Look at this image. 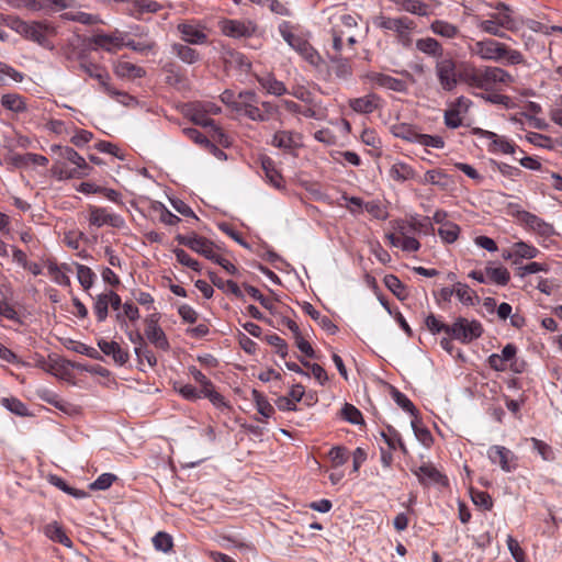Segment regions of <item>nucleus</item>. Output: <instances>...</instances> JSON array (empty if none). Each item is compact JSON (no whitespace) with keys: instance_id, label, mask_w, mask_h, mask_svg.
Segmentation results:
<instances>
[{"instance_id":"obj_29","label":"nucleus","mask_w":562,"mask_h":562,"mask_svg":"<svg viewBox=\"0 0 562 562\" xmlns=\"http://www.w3.org/2000/svg\"><path fill=\"white\" fill-rule=\"evenodd\" d=\"M308 64L319 67L323 59L318 52L305 40L301 38L293 47Z\"/></svg>"},{"instance_id":"obj_55","label":"nucleus","mask_w":562,"mask_h":562,"mask_svg":"<svg viewBox=\"0 0 562 562\" xmlns=\"http://www.w3.org/2000/svg\"><path fill=\"white\" fill-rule=\"evenodd\" d=\"M47 270L48 274L55 283L63 286L70 285L69 277L66 274V271L63 270V268H59L57 263L49 261L47 265Z\"/></svg>"},{"instance_id":"obj_2","label":"nucleus","mask_w":562,"mask_h":562,"mask_svg":"<svg viewBox=\"0 0 562 562\" xmlns=\"http://www.w3.org/2000/svg\"><path fill=\"white\" fill-rule=\"evenodd\" d=\"M53 153L58 158L52 167V173L59 180L83 178L90 175L92 168L87 164L86 159L79 155L74 148L68 146L53 145Z\"/></svg>"},{"instance_id":"obj_49","label":"nucleus","mask_w":562,"mask_h":562,"mask_svg":"<svg viewBox=\"0 0 562 562\" xmlns=\"http://www.w3.org/2000/svg\"><path fill=\"white\" fill-rule=\"evenodd\" d=\"M460 233V228L457 224L452 222H445L438 228V234L441 240L446 244H452L457 240Z\"/></svg>"},{"instance_id":"obj_35","label":"nucleus","mask_w":562,"mask_h":562,"mask_svg":"<svg viewBox=\"0 0 562 562\" xmlns=\"http://www.w3.org/2000/svg\"><path fill=\"white\" fill-rule=\"evenodd\" d=\"M339 54L340 53H337V55L330 56L331 70L337 78L346 80L351 77L352 68L349 59L341 58Z\"/></svg>"},{"instance_id":"obj_36","label":"nucleus","mask_w":562,"mask_h":562,"mask_svg":"<svg viewBox=\"0 0 562 562\" xmlns=\"http://www.w3.org/2000/svg\"><path fill=\"white\" fill-rule=\"evenodd\" d=\"M390 177L395 181H407L416 178V172L414 169L402 161H397L393 164L389 170Z\"/></svg>"},{"instance_id":"obj_22","label":"nucleus","mask_w":562,"mask_h":562,"mask_svg":"<svg viewBox=\"0 0 562 562\" xmlns=\"http://www.w3.org/2000/svg\"><path fill=\"white\" fill-rule=\"evenodd\" d=\"M90 222L97 226L110 225L113 227H122L124 225L123 217L109 212L104 207H92L90 210Z\"/></svg>"},{"instance_id":"obj_11","label":"nucleus","mask_w":562,"mask_h":562,"mask_svg":"<svg viewBox=\"0 0 562 562\" xmlns=\"http://www.w3.org/2000/svg\"><path fill=\"white\" fill-rule=\"evenodd\" d=\"M471 106L472 101L463 95L450 102L443 113L445 125L452 130L460 127Z\"/></svg>"},{"instance_id":"obj_30","label":"nucleus","mask_w":562,"mask_h":562,"mask_svg":"<svg viewBox=\"0 0 562 562\" xmlns=\"http://www.w3.org/2000/svg\"><path fill=\"white\" fill-rule=\"evenodd\" d=\"M417 475L423 483L447 485L448 479L430 464L422 465Z\"/></svg>"},{"instance_id":"obj_31","label":"nucleus","mask_w":562,"mask_h":562,"mask_svg":"<svg viewBox=\"0 0 562 562\" xmlns=\"http://www.w3.org/2000/svg\"><path fill=\"white\" fill-rule=\"evenodd\" d=\"M522 221L531 231L539 234L540 236L548 237L553 234V227L550 224L543 222L541 218L531 213H525Z\"/></svg>"},{"instance_id":"obj_20","label":"nucleus","mask_w":562,"mask_h":562,"mask_svg":"<svg viewBox=\"0 0 562 562\" xmlns=\"http://www.w3.org/2000/svg\"><path fill=\"white\" fill-rule=\"evenodd\" d=\"M278 113L279 109L276 104L268 101H262L260 103H256L255 105L248 104L247 113L245 115L252 121L267 122L274 117Z\"/></svg>"},{"instance_id":"obj_54","label":"nucleus","mask_w":562,"mask_h":562,"mask_svg":"<svg viewBox=\"0 0 562 562\" xmlns=\"http://www.w3.org/2000/svg\"><path fill=\"white\" fill-rule=\"evenodd\" d=\"M109 301L106 293L98 294L93 303V312L97 316L98 322H104L108 317Z\"/></svg>"},{"instance_id":"obj_58","label":"nucleus","mask_w":562,"mask_h":562,"mask_svg":"<svg viewBox=\"0 0 562 562\" xmlns=\"http://www.w3.org/2000/svg\"><path fill=\"white\" fill-rule=\"evenodd\" d=\"M258 103L257 94L254 91H243L237 95L236 111L247 113L248 104Z\"/></svg>"},{"instance_id":"obj_17","label":"nucleus","mask_w":562,"mask_h":562,"mask_svg":"<svg viewBox=\"0 0 562 562\" xmlns=\"http://www.w3.org/2000/svg\"><path fill=\"white\" fill-rule=\"evenodd\" d=\"M426 224H423L420 220L417 217H412L409 220H400L394 222V229L397 234L405 238L404 246H418V241L412 237L417 232H420L423 227H426Z\"/></svg>"},{"instance_id":"obj_13","label":"nucleus","mask_w":562,"mask_h":562,"mask_svg":"<svg viewBox=\"0 0 562 562\" xmlns=\"http://www.w3.org/2000/svg\"><path fill=\"white\" fill-rule=\"evenodd\" d=\"M189 370L192 378L200 384L203 397L209 398L210 402L217 407L226 406L223 395L215 390L211 380L207 379L202 371L195 367H191Z\"/></svg>"},{"instance_id":"obj_63","label":"nucleus","mask_w":562,"mask_h":562,"mask_svg":"<svg viewBox=\"0 0 562 562\" xmlns=\"http://www.w3.org/2000/svg\"><path fill=\"white\" fill-rule=\"evenodd\" d=\"M341 415L347 422L355 425L360 424L363 420L361 412L357 407L348 403H346L341 408Z\"/></svg>"},{"instance_id":"obj_6","label":"nucleus","mask_w":562,"mask_h":562,"mask_svg":"<svg viewBox=\"0 0 562 562\" xmlns=\"http://www.w3.org/2000/svg\"><path fill=\"white\" fill-rule=\"evenodd\" d=\"M326 13L328 14L327 19L330 25L328 32L331 36L333 48L336 53H340L342 49V36L358 26L357 18L337 9H329Z\"/></svg>"},{"instance_id":"obj_46","label":"nucleus","mask_w":562,"mask_h":562,"mask_svg":"<svg viewBox=\"0 0 562 562\" xmlns=\"http://www.w3.org/2000/svg\"><path fill=\"white\" fill-rule=\"evenodd\" d=\"M381 438L390 450H395L398 447L403 452H406V448L402 442L401 435L392 426H387L386 431L381 432Z\"/></svg>"},{"instance_id":"obj_23","label":"nucleus","mask_w":562,"mask_h":562,"mask_svg":"<svg viewBox=\"0 0 562 562\" xmlns=\"http://www.w3.org/2000/svg\"><path fill=\"white\" fill-rule=\"evenodd\" d=\"M98 347L104 355L111 356L119 366H124L130 359L128 351L123 349L116 341L101 338L98 340Z\"/></svg>"},{"instance_id":"obj_24","label":"nucleus","mask_w":562,"mask_h":562,"mask_svg":"<svg viewBox=\"0 0 562 562\" xmlns=\"http://www.w3.org/2000/svg\"><path fill=\"white\" fill-rule=\"evenodd\" d=\"M349 106L357 113L369 114L381 106V99L374 93H369L360 98L351 99Z\"/></svg>"},{"instance_id":"obj_57","label":"nucleus","mask_w":562,"mask_h":562,"mask_svg":"<svg viewBox=\"0 0 562 562\" xmlns=\"http://www.w3.org/2000/svg\"><path fill=\"white\" fill-rule=\"evenodd\" d=\"M75 267L77 269V278L81 286L85 290L90 289L95 278L93 271L90 268L79 263H75Z\"/></svg>"},{"instance_id":"obj_53","label":"nucleus","mask_w":562,"mask_h":562,"mask_svg":"<svg viewBox=\"0 0 562 562\" xmlns=\"http://www.w3.org/2000/svg\"><path fill=\"white\" fill-rule=\"evenodd\" d=\"M63 16L66 20L79 22L81 24H87V25L97 24V23L101 22V20L98 15H93V14L82 12V11L66 12V13H64Z\"/></svg>"},{"instance_id":"obj_41","label":"nucleus","mask_w":562,"mask_h":562,"mask_svg":"<svg viewBox=\"0 0 562 562\" xmlns=\"http://www.w3.org/2000/svg\"><path fill=\"white\" fill-rule=\"evenodd\" d=\"M172 52L176 56L186 64H194L200 59V54L196 49L191 48L188 45L176 43L171 46Z\"/></svg>"},{"instance_id":"obj_8","label":"nucleus","mask_w":562,"mask_h":562,"mask_svg":"<svg viewBox=\"0 0 562 562\" xmlns=\"http://www.w3.org/2000/svg\"><path fill=\"white\" fill-rule=\"evenodd\" d=\"M446 333L462 344H469L481 337L483 327L479 321L459 317L450 327H447Z\"/></svg>"},{"instance_id":"obj_26","label":"nucleus","mask_w":562,"mask_h":562,"mask_svg":"<svg viewBox=\"0 0 562 562\" xmlns=\"http://www.w3.org/2000/svg\"><path fill=\"white\" fill-rule=\"evenodd\" d=\"M301 143V137L299 134L292 133L290 131H278L271 140V145L284 150H290L295 147H299Z\"/></svg>"},{"instance_id":"obj_21","label":"nucleus","mask_w":562,"mask_h":562,"mask_svg":"<svg viewBox=\"0 0 562 562\" xmlns=\"http://www.w3.org/2000/svg\"><path fill=\"white\" fill-rule=\"evenodd\" d=\"M145 335L147 339L155 345V347L161 349V350H168L169 349V342L166 337V334L158 325V321L155 318V315H151L149 318L146 319V329Z\"/></svg>"},{"instance_id":"obj_43","label":"nucleus","mask_w":562,"mask_h":562,"mask_svg":"<svg viewBox=\"0 0 562 562\" xmlns=\"http://www.w3.org/2000/svg\"><path fill=\"white\" fill-rule=\"evenodd\" d=\"M454 294L464 305H474L475 302L479 301V296L475 291L465 283L457 282L454 284Z\"/></svg>"},{"instance_id":"obj_25","label":"nucleus","mask_w":562,"mask_h":562,"mask_svg":"<svg viewBox=\"0 0 562 562\" xmlns=\"http://www.w3.org/2000/svg\"><path fill=\"white\" fill-rule=\"evenodd\" d=\"M89 42L94 45L92 49L101 48L109 53L116 52L124 46L123 38L120 35L97 34Z\"/></svg>"},{"instance_id":"obj_7","label":"nucleus","mask_w":562,"mask_h":562,"mask_svg":"<svg viewBox=\"0 0 562 562\" xmlns=\"http://www.w3.org/2000/svg\"><path fill=\"white\" fill-rule=\"evenodd\" d=\"M537 248H519V250L515 254H513L509 250H506L502 254V257L505 260H512V263L516 266L517 274L520 278H524L527 274H533L540 271H548V267L546 263L532 261L525 266L521 265L522 259H532L537 256Z\"/></svg>"},{"instance_id":"obj_47","label":"nucleus","mask_w":562,"mask_h":562,"mask_svg":"<svg viewBox=\"0 0 562 562\" xmlns=\"http://www.w3.org/2000/svg\"><path fill=\"white\" fill-rule=\"evenodd\" d=\"M251 398L256 404V408L260 415L265 418H270L273 413L274 408L269 403V401L257 390H252L251 392Z\"/></svg>"},{"instance_id":"obj_52","label":"nucleus","mask_w":562,"mask_h":562,"mask_svg":"<svg viewBox=\"0 0 562 562\" xmlns=\"http://www.w3.org/2000/svg\"><path fill=\"white\" fill-rule=\"evenodd\" d=\"M306 108H302L301 115L314 119L317 121L324 120L327 115L326 108H324L321 102H317L316 100L313 101V103H306Z\"/></svg>"},{"instance_id":"obj_39","label":"nucleus","mask_w":562,"mask_h":562,"mask_svg":"<svg viewBox=\"0 0 562 562\" xmlns=\"http://www.w3.org/2000/svg\"><path fill=\"white\" fill-rule=\"evenodd\" d=\"M151 216L169 226H172L180 221L177 215L172 214L162 203L159 202L153 204Z\"/></svg>"},{"instance_id":"obj_56","label":"nucleus","mask_w":562,"mask_h":562,"mask_svg":"<svg viewBox=\"0 0 562 562\" xmlns=\"http://www.w3.org/2000/svg\"><path fill=\"white\" fill-rule=\"evenodd\" d=\"M516 145L508 140L504 136H497V139H495V143L488 144V150L491 153H503V154H515L516 153Z\"/></svg>"},{"instance_id":"obj_32","label":"nucleus","mask_w":562,"mask_h":562,"mask_svg":"<svg viewBox=\"0 0 562 562\" xmlns=\"http://www.w3.org/2000/svg\"><path fill=\"white\" fill-rule=\"evenodd\" d=\"M114 72L119 77L132 79L142 78L145 76V70L142 67L126 60H119L114 65Z\"/></svg>"},{"instance_id":"obj_40","label":"nucleus","mask_w":562,"mask_h":562,"mask_svg":"<svg viewBox=\"0 0 562 562\" xmlns=\"http://www.w3.org/2000/svg\"><path fill=\"white\" fill-rule=\"evenodd\" d=\"M430 30L436 34L445 38H454L459 34V29L452 23L443 20H435L430 24Z\"/></svg>"},{"instance_id":"obj_14","label":"nucleus","mask_w":562,"mask_h":562,"mask_svg":"<svg viewBox=\"0 0 562 562\" xmlns=\"http://www.w3.org/2000/svg\"><path fill=\"white\" fill-rule=\"evenodd\" d=\"M487 458L493 464L499 465L504 472H512L516 469L514 452L504 446L495 445L490 447Z\"/></svg>"},{"instance_id":"obj_10","label":"nucleus","mask_w":562,"mask_h":562,"mask_svg":"<svg viewBox=\"0 0 562 562\" xmlns=\"http://www.w3.org/2000/svg\"><path fill=\"white\" fill-rule=\"evenodd\" d=\"M436 77L445 91L456 89L460 80L457 71V63L451 57L439 58L435 66Z\"/></svg>"},{"instance_id":"obj_37","label":"nucleus","mask_w":562,"mask_h":562,"mask_svg":"<svg viewBox=\"0 0 562 562\" xmlns=\"http://www.w3.org/2000/svg\"><path fill=\"white\" fill-rule=\"evenodd\" d=\"M416 48L419 52H422L426 55L432 56V57H441L442 52H443L440 43L432 37H425V38L417 40Z\"/></svg>"},{"instance_id":"obj_19","label":"nucleus","mask_w":562,"mask_h":562,"mask_svg":"<svg viewBox=\"0 0 562 562\" xmlns=\"http://www.w3.org/2000/svg\"><path fill=\"white\" fill-rule=\"evenodd\" d=\"M363 78L367 79L370 83H372L379 88H383V89H387V90H392V91H396V92H402L406 89V82L404 80L394 78L386 74H382V72H378V71H370V72L366 74L363 76Z\"/></svg>"},{"instance_id":"obj_27","label":"nucleus","mask_w":562,"mask_h":562,"mask_svg":"<svg viewBox=\"0 0 562 562\" xmlns=\"http://www.w3.org/2000/svg\"><path fill=\"white\" fill-rule=\"evenodd\" d=\"M40 400L55 406L59 411L70 414L74 411V406L68 403L67 401L59 397L56 393L47 390V389H40L36 392Z\"/></svg>"},{"instance_id":"obj_5","label":"nucleus","mask_w":562,"mask_h":562,"mask_svg":"<svg viewBox=\"0 0 562 562\" xmlns=\"http://www.w3.org/2000/svg\"><path fill=\"white\" fill-rule=\"evenodd\" d=\"M8 25L26 40L35 42L45 48L53 49L54 46L49 42V37L55 34V29L49 24L38 21L26 22L19 18H11Z\"/></svg>"},{"instance_id":"obj_4","label":"nucleus","mask_w":562,"mask_h":562,"mask_svg":"<svg viewBox=\"0 0 562 562\" xmlns=\"http://www.w3.org/2000/svg\"><path fill=\"white\" fill-rule=\"evenodd\" d=\"M471 56H476L482 60L501 61L506 65H519L525 63L522 54L517 49L509 48L505 43L493 38H483L468 45Z\"/></svg>"},{"instance_id":"obj_44","label":"nucleus","mask_w":562,"mask_h":562,"mask_svg":"<svg viewBox=\"0 0 562 562\" xmlns=\"http://www.w3.org/2000/svg\"><path fill=\"white\" fill-rule=\"evenodd\" d=\"M485 273L490 281L498 285H506L510 279L508 270L501 266L494 267L492 265H487L485 267Z\"/></svg>"},{"instance_id":"obj_42","label":"nucleus","mask_w":562,"mask_h":562,"mask_svg":"<svg viewBox=\"0 0 562 562\" xmlns=\"http://www.w3.org/2000/svg\"><path fill=\"white\" fill-rule=\"evenodd\" d=\"M74 2V0H30L27 5L34 10H63L72 7Z\"/></svg>"},{"instance_id":"obj_62","label":"nucleus","mask_w":562,"mask_h":562,"mask_svg":"<svg viewBox=\"0 0 562 562\" xmlns=\"http://www.w3.org/2000/svg\"><path fill=\"white\" fill-rule=\"evenodd\" d=\"M412 428L416 438L424 446H429L432 442V436L430 431L425 426H423L416 417L412 420Z\"/></svg>"},{"instance_id":"obj_1","label":"nucleus","mask_w":562,"mask_h":562,"mask_svg":"<svg viewBox=\"0 0 562 562\" xmlns=\"http://www.w3.org/2000/svg\"><path fill=\"white\" fill-rule=\"evenodd\" d=\"M460 80L469 88L493 91L501 86L514 82V77L505 69L496 66L476 67L465 64L460 71Z\"/></svg>"},{"instance_id":"obj_60","label":"nucleus","mask_w":562,"mask_h":562,"mask_svg":"<svg viewBox=\"0 0 562 562\" xmlns=\"http://www.w3.org/2000/svg\"><path fill=\"white\" fill-rule=\"evenodd\" d=\"M1 404L15 415L26 416L29 414L26 405L22 403L19 398L4 397L2 398Z\"/></svg>"},{"instance_id":"obj_28","label":"nucleus","mask_w":562,"mask_h":562,"mask_svg":"<svg viewBox=\"0 0 562 562\" xmlns=\"http://www.w3.org/2000/svg\"><path fill=\"white\" fill-rule=\"evenodd\" d=\"M259 85L270 94L281 97L288 92L285 85L278 80L272 74L257 77Z\"/></svg>"},{"instance_id":"obj_12","label":"nucleus","mask_w":562,"mask_h":562,"mask_svg":"<svg viewBox=\"0 0 562 562\" xmlns=\"http://www.w3.org/2000/svg\"><path fill=\"white\" fill-rule=\"evenodd\" d=\"M221 32L228 37H250L256 32V24L251 21L224 19L218 22Z\"/></svg>"},{"instance_id":"obj_38","label":"nucleus","mask_w":562,"mask_h":562,"mask_svg":"<svg viewBox=\"0 0 562 562\" xmlns=\"http://www.w3.org/2000/svg\"><path fill=\"white\" fill-rule=\"evenodd\" d=\"M391 133L397 137L402 138L404 140L411 142V143H417V138L419 137V134L417 130L406 123H398L391 126Z\"/></svg>"},{"instance_id":"obj_33","label":"nucleus","mask_w":562,"mask_h":562,"mask_svg":"<svg viewBox=\"0 0 562 562\" xmlns=\"http://www.w3.org/2000/svg\"><path fill=\"white\" fill-rule=\"evenodd\" d=\"M45 536L54 542L60 543L66 548H72V541L66 535L65 530L57 522L48 524L44 527Z\"/></svg>"},{"instance_id":"obj_59","label":"nucleus","mask_w":562,"mask_h":562,"mask_svg":"<svg viewBox=\"0 0 562 562\" xmlns=\"http://www.w3.org/2000/svg\"><path fill=\"white\" fill-rule=\"evenodd\" d=\"M364 212L376 220H385L389 216L386 207L380 201H368L364 205Z\"/></svg>"},{"instance_id":"obj_15","label":"nucleus","mask_w":562,"mask_h":562,"mask_svg":"<svg viewBox=\"0 0 562 562\" xmlns=\"http://www.w3.org/2000/svg\"><path fill=\"white\" fill-rule=\"evenodd\" d=\"M375 27L385 30V31H394L398 35H404L408 31L413 30L414 22L408 18H387L384 15H378L372 21Z\"/></svg>"},{"instance_id":"obj_9","label":"nucleus","mask_w":562,"mask_h":562,"mask_svg":"<svg viewBox=\"0 0 562 562\" xmlns=\"http://www.w3.org/2000/svg\"><path fill=\"white\" fill-rule=\"evenodd\" d=\"M180 38L191 45H204L209 42L206 25L199 20H183L177 24Z\"/></svg>"},{"instance_id":"obj_64","label":"nucleus","mask_w":562,"mask_h":562,"mask_svg":"<svg viewBox=\"0 0 562 562\" xmlns=\"http://www.w3.org/2000/svg\"><path fill=\"white\" fill-rule=\"evenodd\" d=\"M342 200L346 201V209L353 215H360L364 212L366 202L358 196L344 195Z\"/></svg>"},{"instance_id":"obj_18","label":"nucleus","mask_w":562,"mask_h":562,"mask_svg":"<svg viewBox=\"0 0 562 562\" xmlns=\"http://www.w3.org/2000/svg\"><path fill=\"white\" fill-rule=\"evenodd\" d=\"M207 114L203 112L196 104H194L191 109V120L203 127H211L213 131L212 137L217 140L220 144L227 146L228 138L225 133L215 125L214 121L206 116Z\"/></svg>"},{"instance_id":"obj_48","label":"nucleus","mask_w":562,"mask_h":562,"mask_svg":"<svg viewBox=\"0 0 562 562\" xmlns=\"http://www.w3.org/2000/svg\"><path fill=\"white\" fill-rule=\"evenodd\" d=\"M123 311L116 314V321L121 325V327H125L126 319L131 322H136L139 318V310L133 303L125 302L122 305Z\"/></svg>"},{"instance_id":"obj_61","label":"nucleus","mask_w":562,"mask_h":562,"mask_svg":"<svg viewBox=\"0 0 562 562\" xmlns=\"http://www.w3.org/2000/svg\"><path fill=\"white\" fill-rule=\"evenodd\" d=\"M132 4L133 11L138 14L144 12L156 13L161 9V5L153 0H133Z\"/></svg>"},{"instance_id":"obj_50","label":"nucleus","mask_w":562,"mask_h":562,"mask_svg":"<svg viewBox=\"0 0 562 562\" xmlns=\"http://www.w3.org/2000/svg\"><path fill=\"white\" fill-rule=\"evenodd\" d=\"M401 9L409 12L412 14H416L419 16H426L429 14V7L428 4L418 1V0H402L400 2Z\"/></svg>"},{"instance_id":"obj_51","label":"nucleus","mask_w":562,"mask_h":562,"mask_svg":"<svg viewBox=\"0 0 562 562\" xmlns=\"http://www.w3.org/2000/svg\"><path fill=\"white\" fill-rule=\"evenodd\" d=\"M1 104L13 112L20 113L26 110L25 103L21 95L15 93L4 94L1 98Z\"/></svg>"},{"instance_id":"obj_45","label":"nucleus","mask_w":562,"mask_h":562,"mask_svg":"<svg viewBox=\"0 0 562 562\" xmlns=\"http://www.w3.org/2000/svg\"><path fill=\"white\" fill-rule=\"evenodd\" d=\"M385 286L401 301L408 296L406 286L394 274H386L383 280Z\"/></svg>"},{"instance_id":"obj_16","label":"nucleus","mask_w":562,"mask_h":562,"mask_svg":"<svg viewBox=\"0 0 562 562\" xmlns=\"http://www.w3.org/2000/svg\"><path fill=\"white\" fill-rule=\"evenodd\" d=\"M79 68L90 78L98 80L105 93H116V89L110 85L111 77L104 68L87 60L80 61Z\"/></svg>"},{"instance_id":"obj_3","label":"nucleus","mask_w":562,"mask_h":562,"mask_svg":"<svg viewBox=\"0 0 562 562\" xmlns=\"http://www.w3.org/2000/svg\"><path fill=\"white\" fill-rule=\"evenodd\" d=\"M493 8L497 12L490 13L487 19H476L475 25L481 32L505 38L507 36L504 31L516 32L524 24V20L516 18L508 4L497 2Z\"/></svg>"},{"instance_id":"obj_34","label":"nucleus","mask_w":562,"mask_h":562,"mask_svg":"<svg viewBox=\"0 0 562 562\" xmlns=\"http://www.w3.org/2000/svg\"><path fill=\"white\" fill-rule=\"evenodd\" d=\"M261 167L268 182L277 189L283 188V178L277 170L274 162L269 157L261 158Z\"/></svg>"}]
</instances>
